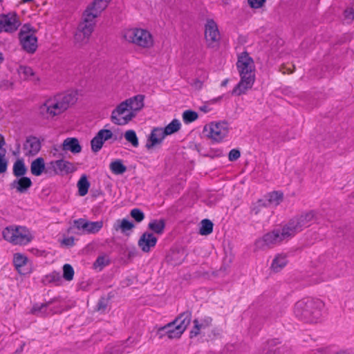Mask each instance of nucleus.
I'll list each match as a JSON object with an SVG mask.
<instances>
[{
    "mask_svg": "<svg viewBox=\"0 0 354 354\" xmlns=\"http://www.w3.org/2000/svg\"><path fill=\"white\" fill-rule=\"evenodd\" d=\"M124 138L127 141L130 142L132 146L137 147L139 145L138 139L135 131L128 130L124 133Z\"/></svg>",
    "mask_w": 354,
    "mask_h": 354,
    "instance_id": "58836bf2",
    "label": "nucleus"
},
{
    "mask_svg": "<svg viewBox=\"0 0 354 354\" xmlns=\"http://www.w3.org/2000/svg\"><path fill=\"white\" fill-rule=\"evenodd\" d=\"M62 310H63V309H62V310H54L53 311V313H62Z\"/></svg>",
    "mask_w": 354,
    "mask_h": 354,
    "instance_id": "e2e57ef3",
    "label": "nucleus"
},
{
    "mask_svg": "<svg viewBox=\"0 0 354 354\" xmlns=\"http://www.w3.org/2000/svg\"><path fill=\"white\" fill-rule=\"evenodd\" d=\"M266 0H248V3L252 8H261Z\"/></svg>",
    "mask_w": 354,
    "mask_h": 354,
    "instance_id": "603ef678",
    "label": "nucleus"
},
{
    "mask_svg": "<svg viewBox=\"0 0 354 354\" xmlns=\"http://www.w3.org/2000/svg\"><path fill=\"white\" fill-rule=\"evenodd\" d=\"M95 24V21L83 17V21L79 24L74 35V41L76 45L82 46L88 42L94 30Z\"/></svg>",
    "mask_w": 354,
    "mask_h": 354,
    "instance_id": "9d476101",
    "label": "nucleus"
},
{
    "mask_svg": "<svg viewBox=\"0 0 354 354\" xmlns=\"http://www.w3.org/2000/svg\"><path fill=\"white\" fill-rule=\"evenodd\" d=\"M148 227L149 230L153 231L154 233L158 234H162L165 228V222L163 219H155L151 221Z\"/></svg>",
    "mask_w": 354,
    "mask_h": 354,
    "instance_id": "7c9ffc66",
    "label": "nucleus"
},
{
    "mask_svg": "<svg viewBox=\"0 0 354 354\" xmlns=\"http://www.w3.org/2000/svg\"><path fill=\"white\" fill-rule=\"evenodd\" d=\"M41 149V143L36 137L30 136L26 138L24 144V153L26 156H33L38 153Z\"/></svg>",
    "mask_w": 354,
    "mask_h": 354,
    "instance_id": "412c9836",
    "label": "nucleus"
},
{
    "mask_svg": "<svg viewBox=\"0 0 354 354\" xmlns=\"http://www.w3.org/2000/svg\"><path fill=\"white\" fill-rule=\"evenodd\" d=\"M324 303L319 299L305 298L298 301L294 308L295 315L307 323H317L321 318Z\"/></svg>",
    "mask_w": 354,
    "mask_h": 354,
    "instance_id": "20e7f679",
    "label": "nucleus"
},
{
    "mask_svg": "<svg viewBox=\"0 0 354 354\" xmlns=\"http://www.w3.org/2000/svg\"><path fill=\"white\" fill-rule=\"evenodd\" d=\"M144 95H138L121 102L112 111L111 120L117 125L128 124L144 106Z\"/></svg>",
    "mask_w": 354,
    "mask_h": 354,
    "instance_id": "7ed1b4c3",
    "label": "nucleus"
},
{
    "mask_svg": "<svg viewBox=\"0 0 354 354\" xmlns=\"http://www.w3.org/2000/svg\"><path fill=\"white\" fill-rule=\"evenodd\" d=\"M46 169L44 160L42 158H37L30 165V171L36 176H40L43 172L46 174Z\"/></svg>",
    "mask_w": 354,
    "mask_h": 354,
    "instance_id": "cd10ccee",
    "label": "nucleus"
},
{
    "mask_svg": "<svg viewBox=\"0 0 354 354\" xmlns=\"http://www.w3.org/2000/svg\"><path fill=\"white\" fill-rule=\"evenodd\" d=\"M113 134L111 130L109 129H101L100 130L96 136L91 140V149L93 152L99 151L105 141L111 139Z\"/></svg>",
    "mask_w": 354,
    "mask_h": 354,
    "instance_id": "a211bd4d",
    "label": "nucleus"
},
{
    "mask_svg": "<svg viewBox=\"0 0 354 354\" xmlns=\"http://www.w3.org/2000/svg\"><path fill=\"white\" fill-rule=\"evenodd\" d=\"M283 195L280 192H272L268 196V200L265 201L267 205H278L283 201Z\"/></svg>",
    "mask_w": 354,
    "mask_h": 354,
    "instance_id": "2f4dec72",
    "label": "nucleus"
},
{
    "mask_svg": "<svg viewBox=\"0 0 354 354\" xmlns=\"http://www.w3.org/2000/svg\"><path fill=\"white\" fill-rule=\"evenodd\" d=\"M53 300H50L46 303L41 304H35L32 306L30 313L37 316H45L48 314L47 310L48 307L51 305Z\"/></svg>",
    "mask_w": 354,
    "mask_h": 354,
    "instance_id": "c85d7f7f",
    "label": "nucleus"
},
{
    "mask_svg": "<svg viewBox=\"0 0 354 354\" xmlns=\"http://www.w3.org/2000/svg\"><path fill=\"white\" fill-rule=\"evenodd\" d=\"M343 274V269L337 265H327L320 273V281H327L339 277Z\"/></svg>",
    "mask_w": 354,
    "mask_h": 354,
    "instance_id": "6ab92c4d",
    "label": "nucleus"
},
{
    "mask_svg": "<svg viewBox=\"0 0 354 354\" xmlns=\"http://www.w3.org/2000/svg\"><path fill=\"white\" fill-rule=\"evenodd\" d=\"M133 227V223L125 218L122 220H118L113 225L115 230H121L123 233H125L127 231L131 230Z\"/></svg>",
    "mask_w": 354,
    "mask_h": 354,
    "instance_id": "c756f323",
    "label": "nucleus"
},
{
    "mask_svg": "<svg viewBox=\"0 0 354 354\" xmlns=\"http://www.w3.org/2000/svg\"><path fill=\"white\" fill-rule=\"evenodd\" d=\"M199 233L201 235L210 234L213 231V223L208 219H203L201 223Z\"/></svg>",
    "mask_w": 354,
    "mask_h": 354,
    "instance_id": "e433bc0d",
    "label": "nucleus"
},
{
    "mask_svg": "<svg viewBox=\"0 0 354 354\" xmlns=\"http://www.w3.org/2000/svg\"><path fill=\"white\" fill-rule=\"evenodd\" d=\"M212 322V319L210 317H205L201 320V323H199L197 319H195L194 321V327L190 332V337H193L197 336L200 333V330L209 327L211 325Z\"/></svg>",
    "mask_w": 354,
    "mask_h": 354,
    "instance_id": "a878e982",
    "label": "nucleus"
},
{
    "mask_svg": "<svg viewBox=\"0 0 354 354\" xmlns=\"http://www.w3.org/2000/svg\"><path fill=\"white\" fill-rule=\"evenodd\" d=\"M109 263V260L106 256H100L97 257L95 263H93V267L95 269H98L101 270L104 266L108 265Z\"/></svg>",
    "mask_w": 354,
    "mask_h": 354,
    "instance_id": "79ce46f5",
    "label": "nucleus"
},
{
    "mask_svg": "<svg viewBox=\"0 0 354 354\" xmlns=\"http://www.w3.org/2000/svg\"><path fill=\"white\" fill-rule=\"evenodd\" d=\"M344 19L351 22L354 19V12L352 8H347L344 12Z\"/></svg>",
    "mask_w": 354,
    "mask_h": 354,
    "instance_id": "8fccbe9b",
    "label": "nucleus"
},
{
    "mask_svg": "<svg viewBox=\"0 0 354 354\" xmlns=\"http://www.w3.org/2000/svg\"><path fill=\"white\" fill-rule=\"evenodd\" d=\"M290 238L292 237L285 225L281 230H274L264 234L256 241L255 245L259 250H265L271 248L281 243L283 241Z\"/></svg>",
    "mask_w": 354,
    "mask_h": 354,
    "instance_id": "0eeeda50",
    "label": "nucleus"
},
{
    "mask_svg": "<svg viewBox=\"0 0 354 354\" xmlns=\"http://www.w3.org/2000/svg\"><path fill=\"white\" fill-rule=\"evenodd\" d=\"M124 38L141 48L149 49L153 46V38L149 31L143 28H131L124 33Z\"/></svg>",
    "mask_w": 354,
    "mask_h": 354,
    "instance_id": "423d86ee",
    "label": "nucleus"
},
{
    "mask_svg": "<svg viewBox=\"0 0 354 354\" xmlns=\"http://www.w3.org/2000/svg\"><path fill=\"white\" fill-rule=\"evenodd\" d=\"M267 206V203L263 200H259L257 203V205L253 207L252 212H254L255 214H257L260 212L261 207H264Z\"/></svg>",
    "mask_w": 354,
    "mask_h": 354,
    "instance_id": "3c124183",
    "label": "nucleus"
},
{
    "mask_svg": "<svg viewBox=\"0 0 354 354\" xmlns=\"http://www.w3.org/2000/svg\"><path fill=\"white\" fill-rule=\"evenodd\" d=\"M167 135L165 134L163 128H153L149 136L146 143V148L151 149L154 147L160 145Z\"/></svg>",
    "mask_w": 354,
    "mask_h": 354,
    "instance_id": "aec40b11",
    "label": "nucleus"
},
{
    "mask_svg": "<svg viewBox=\"0 0 354 354\" xmlns=\"http://www.w3.org/2000/svg\"><path fill=\"white\" fill-rule=\"evenodd\" d=\"M20 44L23 49L28 53H33L37 48V39L30 32L21 30L19 32Z\"/></svg>",
    "mask_w": 354,
    "mask_h": 354,
    "instance_id": "4468645a",
    "label": "nucleus"
},
{
    "mask_svg": "<svg viewBox=\"0 0 354 354\" xmlns=\"http://www.w3.org/2000/svg\"><path fill=\"white\" fill-rule=\"evenodd\" d=\"M200 109H201L202 111L205 112V113L208 112V111H209V108H208L207 106H201V107L200 108Z\"/></svg>",
    "mask_w": 354,
    "mask_h": 354,
    "instance_id": "13d9d810",
    "label": "nucleus"
},
{
    "mask_svg": "<svg viewBox=\"0 0 354 354\" xmlns=\"http://www.w3.org/2000/svg\"><path fill=\"white\" fill-rule=\"evenodd\" d=\"M49 277L50 278V281H56L57 280H59L60 275L59 272H53L49 275Z\"/></svg>",
    "mask_w": 354,
    "mask_h": 354,
    "instance_id": "5fc2aeb1",
    "label": "nucleus"
},
{
    "mask_svg": "<svg viewBox=\"0 0 354 354\" xmlns=\"http://www.w3.org/2000/svg\"><path fill=\"white\" fill-rule=\"evenodd\" d=\"M8 160L6 159V150L2 149L0 151V174L5 173L7 171Z\"/></svg>",
    "mask_w": 354,
    "mask_h": 354,
    "instance_id": "c03bdc74",
    "label": "nucleus"
},
{
    "mask_svg": "<svg viewBox=\"0 0 354 354\" xmlns=\"http://www.w3.org/2000/svg\"><path fill=\"white\" fill-rule=\"evenodd\" d=\"M20 22L14 13L0 16V32H12L19 26Z\"/></svg>",
    "mask_w": 354,
    "mask_h": 354,
    "instance_id": "ddd939ff",
    "label": "nucleus"
},
{
    "mask_svg": "<svg viewBox=\"0 0 354 354\" xmlns=\"http://www.w3.org/2000/svg\"><path fill=\"white\" fill-rule=\"evenodd\" d=\"M205 37L209 47H215L219 42L220 33L218 26L212 19L208 20L205 25Z\"/></svg>",
    "mask_w": 354,
    "mask_h": 354,
    "instance_id": "f8f14e48",
    "label": "nucleus"
},
{
    "mask_svg": "<svg viewBox=\"0 0 354 354\" xmlns=\"http://www.w3.org/2000/svg\"><path fill=\"white\" fill-rule=\"evenodd\" d=\"M228 83V80L226 79L225 80H223L222 82H221V86H225Z\"/></svg>",
    "mask_w": 354,
    "mask_h": 354,
    "instance_id": "052dcab7",
    "label": "nucleus"
},
{
    "mask_svg": "<svg viewBox=\"0 0 354 354\" xmlns=\"http://www.w3.org/2000/svg\"><path fill=\"white\" fill-rule=\"evenodd\" d=\"M62 243L66 245L71 246L74 244V239L73 237L64 239Z\"/></svg>",
    "mask_w": 354,
    "mask_h": 354,
    "instance_id": "6e6d98bb",
    "label": "nucleus"
},
{
    "mask_svg": "<svg viewBox=\"0 0 354 354\" xmlns=\"http://www.w3.org/2000/svg\"><path fill=\"white\" fill-rule=\"evenodd\" d=\"M107 306V300L105 298H101L97 303V310H104Z\"/></svg>",
    "mask_w": 354,
    "mask_h": 354,
    "instance_id": "864d4df0",
    "label": "nucleus"
},
{
    "mask_svg": "<svg viewBox=\"0 0 354 354\" xmlns=\"http://www.w3.org/2000/svg\"><path fill=\"white\" fill-rule=\"evenodd\" d=\"M229 127L225 122H212L203 128V133L213 142H221L228 134Z\"/></svg>",
    "mask_w": 354,
    "mask_h": 354,
    "instance_id": "1a4fd4ad",
    "label": "nucleus"
},
{
    "mask_svg": "<svg viewBox=\"0 0 354 354\" xmlns=\"http://www.w3.org/2000/svg\"><path fill=\"white\" fill-rule=\"evenodd\" d=\"M110 1L111 0H95L84 11L83 17L95 21V19L107 7Z\"/></svg>",
    "mask_w": 354,
    "mask_h": 354,
    "instance_id": "dca6fc26",
    "label": "nucleus"
},
{
    "mask_svg": "<svg viewBox=\"0 0 354 354\" xmlns=\"http://www.w3.org/2000/svg\"><path fill=\"white\" fill-rule=\"evenodd\" d=\"M3 57L2 53L0 52V64L3 62Z\"/></svg>",
    "mask_w": 354,
    "mask_h": 354,
    "instance_id": "680f3d73",
    "label": "nucleus"
},
{
    "mask_svg": "<svg viewBox=\"0 0 354 354\" xmlns=\"http://www.w3.org/2000/svg\"><path fill=\"white\" fill-rule=\"evenodd\" d=\"M90 183L86 175H82L77 182L79 194L81 196H85L88 191Z\"/></svg>",
    "mask_w": 354,
    "mask_h": 354,
    "instance_id": "72a5a7b5",
    "label": "nucleus"
},
{
    "mask_svg": "<svg viewBox=\"0 0 354 354\" xmlns=\"http://www.w3.org/2000/svg\"><path fill=\"white\" fill-rule=\"evenodd\" d=\"M110 169L114 174L119 175L127 171V167L122 164V160H117L110 164Z\"/></svg>",
    "mask_w": 354,
    "mask_h": 354,
    "instance_id": "f704fd0d",
    "label": "nucleus"
},
{
    "mask_svg": "<svg viewBox=\"0 0 354 354\" xmlns=\"http://www.w3.org/2000/svg\"><path fill=\"white\" fill-rule=\"evenodd\" d=\"M240 156V151L236 149H233L229 153L228 159L230 161H235L239 158Z\"/></svg>",
    "mask_w": 354,
    "mask_h": 354,
    "instance_id": "09e8293b",
    "label": "nucleus"
},
{
    "mask_svg": "<svg viewBox=\"0 0 354 354\" xmlns=\"http://www.w3.org/2000/svg\"><path fill=\"white\" fill-rule=\"evenodd\" d=\"M27 172V168L22 160H17L13 165V174L17 178L24 176Z\"/></svg>",
    "mask_w": 354,
    "mask_h": 354,
    "instance_id": "473e14b6",
    "label": "nucleus"
},
{
    "mask_svg": "<svg viewBox=\"0 0 354 354\" xmlns=\"http://www.w3.org/2000/svg\"><path fill=\"white\" fill-rule=\"evenodd\" d=\"M179 256H182V254H180V252H174L171 254V259H169V261H171L174 260V262H172V264L174 265L180 264L183 261V258L179 257Z\"/></svg>",
    "mask_w": 354,
    "mask_h": 354,
    "instance_id": "de8ad7c7",
    "label": "nucleus"
},
{
    "mask_svg": "<svg viewBox=\"0 0 354 354\" xmlns=\"http://www.w3.org/2000/svg\"><path fill=\"white\" fill-rule=\"evenodd\" d=\"M277 344L278 342L274 339L268 341L265 348L267 350L265 354H283L282 348H274Z\"/></svg>",
    "mask_w": 354,
    "mask_h": 354,
    "instance_id": "4c0bfd02",
    "label": "nucleus"
},
{
    "mask_svg": "<svg viewBox=\"0 0 354 354\" xmlns=\"http://www.w3.org/2000/svg\"><path fill=\"white\" fill-rule=\"evenodd\" d=\"M75 226L83 233L95 234L98 232L103 226L102 221H88L83 218H80L74 221Z\"/></svg>",
    "mask_w": 354,
    "mask_h": 354,
    "instance_id": "2eb2a0df",
    "label": "nucleus"
},
{
    "mask_svg": "<svg viewBox=\"0 0 354 354\" xmlns=\"http://www.w3.org/2000/svg\"><path fill=\"white\" fill-rule=\"evenodd\" d=\"M192 319V313L189 311H186L181 313L174 321L173 324H176V333L175 334L171 333V337H180L183 332L186 330L187 327L189 325Z\"/></svg>",
    "mask_w": 354,
    "mask_h": 354,
    "instance_id": "f3484780",
    "label": "nucleus"
},
{
    "mask_svg": "<svg viewBox=\"0 0 354 354\" xmlns=\"http://www.w3.org/2000/svg\"><path fill=\"white\" fill-rule=\"evenodd\" d=\"M19 73L23 75L25 80H30L35 75L32 68L27 66H21Z\"/></svg>",
    "mask_w": 354,
    "mask_h": 354,
    "instance_id": "a19ab883",
    "label": "nucleus"
},
{
    "mask_svg": "<svg viewBox=\"0 0 354 354\" xmlns=\"http://www.w3.org/2000/svg\"><path fill=\"white\" fill-rule=\"evenodd\" d=\"M131 217L135 219L136 221L140 223L145 218L144 213L138 208L133 209L130 213Z\"/></svg>",
    "mask_w": 354,
    "mask_h": 354,
    "instance_id": "a18cd8bd",
    "label": "nucleus"
},
{
    "mask_svg": "<svg viewBox=\"0 0 354 354\" xmlns=\"http://www.w3.org/2000/svg\"><path fill=\"white\" fill-rule=\"evenodd\" d=\"M5 140L3 136L0 133V151H2V147L5 145Z\"/></svg>",
    "mask_w": 354,
    "mask_h": 354,
    "instance_id": "4d7b16f0",
    "label": "nucleus"
},
{
    "mask_svg": "<svg viewBox=\"0 0 354 354\" xmlns=\"http://www.w3.org/2000/svg\"><path fill=\"white\" fill-rule=\"evenodd\" d=\"M2 235L5 240L14 245H25L32 239L30 232L21 226L7 227L3 230Z\"/></svg>",
    "mask_w": 354,
    "mask_h": 354,
    "instance_id": "6e6552de",
    "label": "nucleus"
},
{
    "mask_svg": "<svg viewBox=\"0 0 354 354\" xmlns=\"http://www.w3.org/2000/svg\"><path fill=\"white\" fill-rule=\"evenodd\" d=\"M74 277V270L70 264H64L63 266V277L66 281L73 280Z\"/></svg>",
    "mask_w": 354,
    "mask_h": 354,
    "instance_id": "ea45409f",
    "label": "nucleus"
},
{
    "mask_svg": "<svg viewBox=\"0 0 354 354\" xmlns=\"http://www.w3.org/2000/svg\"><path fill=\"white\" fill-rule=\"evenodd\" d=\"M112 351L110 352V354H118V352L119 351V349L116 348H113Z\"/></svg>",
    "mask_w": 354,
    "mask_h": 354,
    "instance_id": "bf43d9fd",
    "label": "nucleus"
},
{
    "mask_svg": "<svg viewBox=\"0 0 354 354\" xmlns=\"http://www.w3.org/2000/svg\"><path fill=\"white\" fill-rule=\"evenodd\" d=\"M157 241V238L152 233L145 232L138 241V245L144 252H149L156 246Z\"/></svg>",
    "mask_w": 354,
    "mask_h": 354,
    "instance_id": "4be33fe9",
    "label": "nucleus"
},
{
    "mask_svg": "<svg viewBox=\"0 0 354 354\" xmlns=\"http://www.w3.org/2000/svg\"><path fill=\"white\" fill-rule=\"evenodd\" d=\"M62 149L64 151H69L73 153H78L82 151V147L75 138L65 139L62 145Z\"/></svg>",
    "mask_w": 354,
    "mask_h": 354,
    "instance_id": "393cba45",
    "label": "nucleus"
},
{
    "mask_svg": "<svg viewBox=\"0 0 354 354\" xmlns=\"http://www.w3.org/2000/svg\"><path fill=\"white\" fill-rule=\"evenodd\" d=\"M32 181L28 177L21 176L13 180L10 186V188L15 189L19 193H24L32 186Z\"/></svg>",
    "mask_w": 354,
    "mask_h": 354,
    "instance_id": "5701e85b",
    "label": "nucleus"
},
{
    "mask_svg": "<svg viewBox=\"0 0 354 354\" xmlns=\"http://www.w3.org/2000/svg\"><path fill=\"white\" fill-rule=\"evenodd\" d=\"M317 219L318 212L315 210H310L293 217L288 221L286 226L291 237H293L304 228L308 227L314 222L317 221Z\"/></svg>",
    "mask_w": 354,
    "mask_h": 354,
    "instance_id": "39448f33",
    "label": "nucleus"
},
{
    "mask_svg": "<svg viewBox=\"0 0 354 354\" xmlns=\"http://www.w3.org/2000/svg\"><path fill=\"white\" fill-rule=\"evenodd\" d=\"M77 168L73 163L61 159L50 162L46 167V174L50 176L66 175L76 171Z\"/></svg>",
    "mask_w": 354,
    "mask_h": 354,
    "instance_id": "9b49d317",
    "label": "nucleus"
},
{
    "mask_svg": "<svg viewBox=\"0 0 354 354\" xmlns=\"http://www.w3.org/2000/svg\"><path fill=\"white\" fill-rule=\"evenodd\" d=\"M14 265L18 272L21 274H26L28 273L29 270L26 268L28 263V259L26 256L17 253L14 255L13 259Z\"/></svg>",
    "mask_w": 354,
    "mask_h": 354,
    "instance_id": "b1692460",
    "label": "nucleus"
},
{
    "mask_svg": "<svg viewBox=\"0 0 354 354\" xmlns=\"http://www.w3.org/2000/svg\"><path fill=\"white\" fill-rule=\"evenodd\" d=\"M176 324H173V322H171L169 323L168 324H167L166 326H165L164 327H162V330H166V333H167L169 338H170V339L178 338V337H171V332H172V333H174V334L176 333Z\"/></svg>",
    "mask_w": 354,
    "mask_h": 354,
    "instance_id": "49530a36",
    "label": "nucleus"
},
{
    "mask_svg": "<svg viewBox=\"0 0 354 354\" xmlns=\"http://www.w3.org/2000/svg\"><path fill=\"white\" fill-rule=\"evenodd\" d=\"M288 263L286 254H278L274 258L270 268L274 272L281 271Z\"/></svg>",
    "mask_w": 354,
    "mask_h": 354,
    "instance_id": "bb28decb",
    "label": "nucleus"
},
{
    "mask_svg": "<svg viewBox=\"0 0 354 354\" xmlns=\"http://www.w3.org/2000/svg\"><path fill=\"white\" fill-rule=\"evenodd\" d=\"M180 125L181 124L179 120L176 119L173 120L168 125H167L163 129L165 134L168 136L177 132L180 129Z\"/></svg>",
    "mask_w": 354,
    "mask_h": 354,
    "instance_id": "c9c22d12",
    "label": "nucleus"
},
{
    "mask_svg": "<svg viewBox=\"0 0 354 354\" xmlns=\"http://www.w3.org/2000/svg\"><path fill=\"white\" fill-rule=\"evenodd\" d=\"M77 100V93L68 91L46 99L39 107V115L44 119L53 120L62 115Z\"/></svg>",
    "mask_w": 354,
    "mask_h": 354,
    "instance_id": "f257e3e1",
    "label": "nucleus"
},
{
    "mask_svg": "<svg viewBox=\"0 0 354 354\" xmlns=\"http://www.w3.org/2000/svg\"><path fill=\"white\" fill-rule=\"evenodd\" d=\"M183 118L185 123H190L195 121L198 118V114L195 111L187 110L184 111L183 114Z\"/></svg>",
    "mask_w": 354,
    "mask_h": 354,
    "instance_id": "37998d69",
    "label": "nucleus"
},
{
    "mask_svg": "<svg viewBox=\"0 0 354 354\" xmlns=\"http://www.w3.org/2000/svg\"><path fill=\"white\" fill-rule=\"evenodd\" d=\"M236 68L241 80L233 88L232 94L239 96L251 89L255 82L254 62L247 52L238 55Z\"/></svg>",
    "mask_w": 354,
    "mask_h": 354,
    "instance_id": "f03ea898",
    "label": "nucleus"
}]
</instances>
